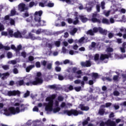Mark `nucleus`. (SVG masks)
Listing matches in <instances>:
<instances>
[{"mask_svg": "<svg viewBox=\"0 0 126 126\" xmlns=\"http://www.w3.org/2000/svg\"><path fill=\"white\" fill-rule=\"evenodd\" d=\"M56 97H57L56 94H52L46 98V101L48 103H44V105L45 106V111L47 112V114H49V112H52V111L54 114L61 111V108L59 107V101L56 100L54 103V99L56 98Z\"/></svg>", "mask_w": 126, "mask_h": 126, "instance_id": "nucleus-1", "label": "nucleus"}, {"mask_svg": "<svg viewBox=\"0 0 126 126\" xmlns=\"http://www.w3.org/2000/svg\"><path fill=\"white\" fill-rule=\"evenodd\" d=\"M26 107L23 104H22L19 107H11L8 109L4 110V114L6 116H11V115H16L21 112L25 111Z\"/></svg>", "mask_w": 126, "mask_h": 126, "instance_id": "nucleus-2", "label": "nucleus"}, {"mask_svg": "<svg viewBox=\"0 0 126 126\" xmlns=\"http://www.w3.org/2000/svg\"><path fill=\"white\" fill-rule=\"evenodd\" d=\"M42 73L40 72H38L36 73V76L34 78V81H30V82L26 83V85L27 86H32V85H39L43 83V79L42 78Z\"/></svg>", "mask_w": 126, "mask_h": 126, "instance_id": "nucleus-3", "label": "nucleus"}, {"mask_svg": "<svg viewBox=\"0 0 126 126\" xmlns=\"http://www.w3.org/2000/svg\"><path fill=\"white\" fill-rule=\"evenodd\" d=\"M43 14V11H36L34 14V20L35 22L38 23L37 26H45L46 21L41 20V16Z\"/></svg>", "mask_w": 126, "mask_h": 126, "instance_id": "nucleus-4", "label": "nucleus"}, {"mask_svg": "<svg viewBox=\"0 0 126 126\" xmlns=\"http://www.w3.org/2000/svg\"><path fill=\"white\" fill-rule=\"evenodd\" d=\"M64 115H67V116H78V115H83V112L80 110L77 111L76 110L72 109L71 110H64L63 111Z\"/></svg>", "mask_w": 126, "mask_h": 126, "instance_id": "nucleus-5", "label": "nucleus"}, {"mask_svg": "<svg viewBox=\"0 0 126 126\" xmlns=\"http://www.w3.org/2000/svg\"><path fill=\"white\" fill-rule=\"evenodd\" d=\"M4 23L7 25H15V21L13 19L10 18L9 15H6L4 17Z\"/></svg>", "mask_w": 126, "mask_h": 126, "instance_id": "nucleus-6", "label": "nucleus"}, {"mask_svg": "<svg viewBox=\"0 0 126 126\" xmlns=\"http://www.w3.org/2000/svg\"><path fill=\"white\" fill-rule=\"evenodd\" d=\"M100 126H116V122L111 121V120H108L106 122H104L103 121L99 122Z\"/></svg>", "mask_w": 126, "mask_h": 126, "instance_id": "nucleus-7", "label": "nucleus"}, {"mask_svg": "<svg viewBox=\"0 0 126 126\" xmlns=\"http://www.w3.org/2000/svg\"><path fill=\"white\" fill-rule=\"evenodd\" d=\"M99 17H100V15L97 13V12H94V13H93V17L92 18V22H93L94 23H101V19H97L99 18Z\"/></svg>", "mask_w": 126, "mask_h": 126, "instance_id": "nucleus-8", "label": "nucleus"}, {"mask_svg": "<svg viewBox=\"0 0 126 126\" xmlns=\"http://www.w3.org/2000/svg\"><path fill=\"white\" fill-rule=\"evenodd\" d=\"M18 9L20 12H23L24 10H28L29 8L26 6V4L23 2L20 3L18 5Z\"/></svg>", "mask_w": 126, "mask_h": 126, "instance_id": "nucleus-9", "label": "nucleus"}, {"mask_svg": "<svg viewBox=\"0 0 126 126\" xmlns=\"http://www.w3.org/2000/svg\"><path fill=\"white\" fill-rule=\"evenodd\" d=\"M100 28H94L92 30H90L88 32H87V34L88 35H90L91 36H93L94 33H97L98 31H99Z\"/></svg>", "mask_w": 126, "mask_h": 126, "instance_id": "nucleus-10", "label": "nucleus"}, {"mask_svg": "<svg viewBox=\"0 0 126 126\" xmlns=\"http://www.w3.org/2000/svg\"><path fill=\"white\" fill-rule=\"evenodd\" d=\"M7 95L9 97L11 96H16V95H18V96H19L20 95V92L18 91H10L7 92Z\"/></svg>", "mask_w": 126, "mask_h": 126, "instance_id": "nucleus-11", "label": "nucleus"}, {"mask_svg": "<svg viewBox=\"0 0 126 126\" xmlns=\"http://www.w3.org/2000/svg\"><path fill=\"white\" fill-rule=\"evenodd\" d=\"M26 39H31L32 40H41V38L39 36L35 37L34 34L30 33L28 36H25Z\"/></svg>", "mask_w": 126, "mask_h": 126, "instance_id": "nucleus-12", "label": "nucleus"}, {"mask_svg": "<svg viewBox=\"0 0 126 126\" xmlns=\"http://www.w3.org/2000/svg\"><path fill=\"white\" fill-rule=\"evenodd\" d=\"M20 50H17V53H16L17 57H23L24 59H25L27 55L26 52H25V51H23L20 53Z\"/></svg>", "mask_w": 126, "mask_h": 126, "instance_id": "nucleus-13", "label": "nucleus"}, {"mask_svg": "<svg viewBox=\"0 0 126 126\" xmlns=\"http://www.w3.org/2000/svg\"><path fill=\"white\" fill-rule=\"evenodd\" d=\"M81 65L86 67H89L91 66V62L90 61H86L85 62H81Z\"/></svg>", "mask_w": 126, "mask_h": 126, "instance_id": "nucleus-14", "label": "nucleus"}, {"mask_svg": "<svg viewBox=\"0 0 126 126\" xmlns=\"http://www.w3.org/2000/svg\"><path fill=\"white\" fill-rule=\"evenodd\" d=\"M11 49L12 50H14L16 52V54L17 53V51H19V50H22V46L21 45H19L17 46V47H15V46L14 45H12L11 46Z\"/></svg>", "mask_w": 126, "mask_h": 126, "instance_id": "nucleus-15", "label": "nucleus"}, {"mask_svg": "<svg viewBox=\"0 0 126 126\" xmlns=\"http://www.w3.org/2000/svg\"><path fill=\"white\" fill-rule=\"evenodd\" d=\"M8 76H9V73L8 72L4 73L3 74L0 73V77L1 78V79H2V80L6 79Z\"/></svg>", "mask_w": 126, "mask_h": 126, "instance_id": "nucleus-16", "label": "nucleus"}, {"mask_svg": "<svg viewBox=\"0 0 126 126\" xmlns=\"http://www.w3.org/2000/svg\"><path fill=\"white\" fill-rule=\"evenodd\" d=\"M48 30H43L42 29H39L36 31V34L39 35L41 33H45V34H48Z\"/></svg>", "mask_w": 126, "mask_h": 126, "instance_id": "nucleus-17", "label": "nucleus"}, {"mask_svg": "<svg viewBox=\"0 0 126 126\" xmlns=\"http://www.w3.org/2000/svg\"><path fill=\"white\" fill-rule=\"evenodd\" d=\"M110 57H111V54H101L100 57V61H104V60H106V59L108 60Z\"/></svg>", "mask_w": 126, "mask_h": 126, "instance_id": "nucleus-18", "label": "nucleus"}, {"mask_svg": "<svg viewBox=\"0 0 126 126\" xmlns=\"http://www.w3.org/2000/svg\"><path fill=\"white\" fill-rule=\"evenodd\" d=\"M78 108L80 109L81 111H89L90 109L88 106H85L83 104H80Z\"/></svg>", "mask_w": 126, "mask_h": 126, "instance_id": "nucleus-19", "label": "nucleus"}, {"mask_svg": "<svg viewBox=\"0 0 126 126\" xmlns=\"http://www.w3.org/2000/svg\"><path fill=\"white\" fill-rule=\"evenodd\" d=\"M78 31V29H77V28H72L69 31V33L72 36H74V35H75V33H76V32H77Z\"/></svg>", "mask_w": 126, "mask_h": 126, "instance_id": "nucleus-20", "label": "nucleus"}, {"mask_svg": "<svg viewBox=\"0 0 126 126\" xmlns=\"http://www.w3.org/2000/svg\"><path fill=\"white\" fill-rule=\"evenodd\" d=\"M79 17L83 23H85V22L88 21V19L82 15H79Z\"/></svg>", "mask_w": 126, "mask_h": 126, "instance_id": "nucleus-21", "label": "nucleus"}, {"mask_svg": "<svg viewBox=\"0 0 126 126\" xmlns=\"http://www.w3.org/2000/svg\"><path fill=\"white\" fill-rule=\"evenodd\" d=\"M80 83L82 87H84V84H85V83H84V81H81L79 79L76 80L74 81L75 84H79Z\"/></svg>", "mask_w": 126, "mask_h": 126, "instance_id": "nucleus-22", "label": "nucleus"}, {"mask_svg": "<svg viewBox=\"0 0 126 126\" xmlns=\"http://www.w3.org/2000/svg\"><path fill=\"white\" fill-rule=\"evenodd\" d=\"M113 10L114 12L120 11L121 12H122V13H126V10L124 8L121 9V8H120L115 7L113 8Z\"/></svg>", "mask_w": 126, "mask_h": 126, "instance_id": "nucleus-23", "label": "nucleus"}, {"mask_svg": "<svg viewBox=\"0 0 126 126\" xmlns=\"http://www.w3.org/2000/svg\"><path fill=\"white\" fill-rule=\"evenodd\" d=\"M122 46V47H120L121 53H126V42L123 43Z\"/></svg>", "mask_w": 126, "mask_h": 126, "instance_id": "nucleus-24", "label": "nucleus"}, {"mask_svg": "<svg viewBox=\"0 0 126 126\" xmlns=\"http://www.w3.org/2000/svg\"><path fill=\"white\" fill-rule=\"evenodd\" d=\"M71 90H73V86H72V85H68L66 86L64 88V91H65V92H68V91H70Z\"/></svg>", "mask_w": 126, "mask_h": 126, "instance_id": "nucleus-25", "label": "nucleus"}, {"mask_svg": "<svg viewBox=\"0 0 126 126\" xmlns=\"http://www.w3.org/2000/svg\"><path fill=\"white\" fill-rule=\"evenodd\" d=\"M62 1H65L68 4H74L75 2V0H60Z\"/></svg>", "mask_w": 126, "mask_h": 126, "instance_id": "nucleus-26", "label": "nucleus"}, {"mask_svg": "<svg viewBox=\"0 0 126 126\" xmlns=\"http://www.w3.org/2000/svg\"><path fill=\"white\" fill-rule=\"evenodd\" d=\"M14 37L15 38H24L23 36L21 35V33L19 32H17L14 33Z\"/></svg>", "mask_w": 126, "mask_h": 126, "instance_id": "nucleus-27", "label": "nucleus"}, {"mask_svg": "<svg viewBox=\"0 0 126 126\" xmlns=\"http://www.w3.org/2000/svg\"><path fill=\"white\" fill-rule=\"evenodd\" d=\"M99 33H100V34H102V35H107L108 31H107L106 30H103L101 28L99 27Z\"/></svg>", "mask_w": 126, "mask_h": 126, "instance_id": "nucleus-28", "label": "nucleus"}, {"mask_svg": "<svg viewBox=\"0 0 126 126\" xmlns=\"http://www.w3.org/2000/svg\"><path fill=\"white\" fill-rule=\"evenodd\" d=\"M7 31L8 37H13V36H14V34H13V31L12 30L8 29Z\"/></svg>", "mask_w": 126, "mask_h": 126, "instance_id": "nucleus-29", "label": "nucleus"}, {"mask_svg": "<svg viewBox=\"0 0 126 126\" xmlns=\"http://www.w3.org/2000/svg\"><path fill=\"white\" fill-rule=\"evenodd\" d=\"M96 3H97L96 0H90L89 1V5L91 6H94Z\"/></svg>", "mask_w": 126, "mask_h": 126, "instance_id": "nucleus-30", "label": "nucleus"}, {"mask_svg": "<svg viewBox=\"0 0 126 126\" xmlns=\"http://www.w3.org/2000/svg\"><path fill=\"white\" fill-rule=\"evenodd\" d=\"M16 84L17 86H21L22 85H25V84L24 83V81H23V80L18 81L16 82Z\"/></svg>", "mask_w": 126, "mask_h": 126, "instance_id": "nucleus-31", "label": "nucleus"}, {"mask_svg": "<svg viewBox=\"0 0 126 126\" xmlns=\"http://www.w3.org/2000/svg\"><path fill=\"white\" fill-rule=\"evenodd\" d=\"M47 0H44L43 1V2H39V6H41V7H44V6H46L47 5Z\"/></svg>", "mask_w": 126, "mask_h": 126, "instance_id": "nucleus-32", "label": "nucleus"}, {"mask_svg": "<svg viewBox=\"0 0 126 126\" xmlns=\"http://www.w3.org/2000/svg\"><path fill=\"white\" fill-rule=\"evenodd\" d=\"M105 110L103 108H100L98 110V115H100V116H103L104 114H105Z\"/></svg>", "mask_w": 126, "mask_h": 126, "instance_id": "nucleus-33", "label": "nucleus"}, {"mask_svg": "<svg viewBox=\"0 0 126 126\" xmlns=\"http://www.w3.org/2000/svg\"><path fill=\"white\" fill-rule=\"evenodd\" d=\"M92 77L93 79H97V78H99V75L97 73H92Z\"/></svg>", "mask_w": 126, "mask_h": 126, "instance_id": "nucleus-34", "label": "nucleus"}, {"mask_svg": "<svg viewBox=\"0 0 126 126\" xmlns=\"http://www.w3.org/2000/svg\"><path fill=\"white\" fill-rule=\"evenodd\" d=\"M34 67H35L34 65H31L26 68V70L27 72H29L30 71V70H31V69H32V68H34Z\"/></svg>", "mask_w": 126, "mask_h": 126, "instance_id": "nucleus-35", "label": "nucleus"}, {"mask_svg": "<svg viewBox=\"0 0 126 126\" xmlns=\"http://www.w3.org/2000/svg\"><path fill=\"white\" fill-rule=\"evenodd\" d=\"M102 23L104 24H107V25H110V21L108 19L106 18H103L102 20Z\"/></svg>", "mask_w": 126, "mask_h": 126, "instance_id": "nucleus-36", "label": "nucleus"}, {"mask_svg": "<svg viewBox=\"0 0 126 126\" xmlns=\"http://www.w3.org/2000/svg\"><path fill=\"white\" fill-rule=\"evenodd\" d=\"M89 122H90V117H88L86 120H85L84 122H82L83 126H86V125L88 124Z\"/></svg>", "mask_w": 126, "mask_h": 126, "instance_id": "nucleus-37", "label": "nucleus"}, {"mask_svg": "<svg viewBox=\"0 0 126 126\" xmlns=\"http://www.w3.org/2000/svg\"><path fill=\"white\" fill-rule=\"evenodd\" d=\"M102 80L103 81H112V79L110 77H103L102 78Z\"/></svg>", "mask_w": 126, "mask_h": 126, "instance_id": "nucleus-38", "label": "nucleus"}, {"mask_svg": "<svg viewBox=\"0 0 126 126\" xmlns=\"http://www.w3.org/2000/svg\"><path fill=\"white\" fill-rule=\"evenodd\" d=\"M75 19V20L73 21V24H74V25H76V24L79 23V20H78V18L77 17H76Z\"/></svg>", "mask_w": 126, "mask_h": 126, "instance_id": "nucleus-39", "label": "nucleus"}, {"mask_svg": "<svg viewBox=\"0 0 126 126\" xmlns=\"http://www.w3.org/2000/svg\"><path fill=\"white\" fill-rule=\"evenodd\" d=\"M23 17L25 18V17H28L29 16V12L28 11H26L23 14H22Z\"/></svg>", "mask_w": 126, "mask_h": 126, "instance_id": "nucleus-40", "label": "nucleus"}, {"mask_svg": "<svg viewBox=\"0 0 126 126\" xmlns=\"http://www.w3.org/2000/svg\"><path fill=\"white\" fill-rule=\"evenodd\" d=\"M64 99V97H63V96L62 95H59L58 97V100L59 101V102H63Z\"/></svg>", "mask_w": 126, "mask_h": 126, "instance_id": "nucleus-41", "label": "nucleus"}, {"mask_svg": "<svg viewBox=\"0 0 126 126\" xmlns=\"http://www.w3.org/2000/svg\"><path fill=\"white\" fill-rule=\"evenodd\" d=\"M8 63H10V64H16V63H17V62L16 60H11L9 61Z\"/></svg>", "mask_w": 126, "mask_h": 126, "instance_id": "nucleus-42", "label": "nucleus"}, {"mask_svg": "<svg viewBox=\"0 0 126 126\" xmlns=\"http://www.w3.org/2000/svg\"><path fill=\"white\" fill-rule=\"evenodd\" d=\"M75 53H76V54H78V52L77 51H74L72 50H71L69 51V55H71V56H73V55H75Z\"/></svg>", "mask_w": 126, "mask_h": 126, "instance_id": "nucleus-43", "label": "nucleus"}, {"mask_svg": "<svg viewBox=\"0 0 126 126\" xmlns=\"http://www.w3.org/2000/svg\"><path fill=\"white\" fill-rule=\"evenodd\" d=\"M120 78H119V74L118 75H114L113 76V80H114V81H119Z\"/></svg>", "mask_w": 126, "mask_h": 126, "instance_id": "nucleus-44", "label": "nucleus"}, {"mask_svg": "<svg viewBox=\"0 0 126 126\" xmlns=\"http://www.w3.org/2000/svg\"><path fill=\"white\" fill-rule=\"evenodd\" d=\"M54 44L56 47H60L61 46V41H57L54 42Z\"/></svg>", "mask_w": 126, "mask_h": 126, "instance_id": "nucleus-45", "label": "nucleus"}, {"mask_svg": "<svg viewBox=\"0 0 126 126\" xmlns=\"http://www.w3.org/2000/svg\"><path fill=\"white\" fill-rule=\"evenodd\" d=\"M84 40H85V37H82L81 38H80L78 40L79 43H84Z\"/></svg>", "mask_w": 126, "mask_h": 126, "instance_id": "nucleus-46", "label": "nucleus"}, {"mask_svg": "<svg viewBox=\"0 0 126 126\" xmlns=\"http://www.w3.org/2000/svg\"><path fill=\"white\" fill-rule=\"evenodd\" d=\"M55 70L57 72H60L62 70V68L60 66H56L55 67Z\"/></svg>", "mask_w": 126, "mask_h": 126, "instance_id": "nucleus-47", "label": "nucleus"}, {"mask_svg": "<svg viewBox=\"0 0 126 126\" xmlns=\"http://www.w3.org/2000/svg\"><path fill=\"white\" fill-rule=\"evenodd\" d=\"M2 67L4 69V70H7V69H9V66L8 65H2Z\"/></svg>", "mask_w": 126, "mask_h": 126, "instance_id": "nucleus-48", "label": "nucleus"}, {"mask_svg": "<svg viewBox=\"0 0 126 126\" xmlns=\"http://www.w3.org/2000/svg\"><path fill=\"white\" fill-rule=\"evenodd\" d=\"M4 30V26L2 25L1 23H0V32L1 31H3Z\"/></svg>", "mask_w": 126, "mask_h": 126, "instance_id": "nucleus-49", "label": "nucleus"}, {"mask_svg": "<svg viewBox=\"0 0 126 126\" xmlns=\"http://www.w3.org/2000/svg\"><path fill=\"white\" fill-rule=\"evenodd\" d=\"M57 75L58 76V79H59V80H63V76L62 74H58Z\"/></svg>", "mask_w": 126, "mask_h": 126, "instance_id": "nucleus-50", "label": "nucleus"}, {"mask_svg": "<svg viewBox=\"0 0 126 126\" xmlns=\"http://www.w3.org/2000/svg\"><path fill=\"white\" fill-rule=\"evenodd\" d=\"M46 6H48V7H53V6H54V3L49 2L47 4L46 3Z\"/></svg>", "mask_w": 126, "mask_h": 126, "instance_id": "nucleus-51", "label": "nucleus"}, {"mask_svg": "<svg viewBox=\"0 0 126 126\" xmlns=\"http://www.w3.org/2000/svg\"><path fill=\"white\" fill-rule=\"evenodd\" d=\"M29 95H30V92L27 91L26 93L24 94V98H27Z\"/></svg>", "mask_w": 126, "mask_h": 126, "instance_id": "nucleus-52", "label": "nucleus"}, {"mask_svg": "<svg viewBox=\"0 0 126 126\" xmlns=\"http://www.w3.org/2000/svg\"><path fill=\"white\" fill-rule=\"evenodd\" d=\"M74 90L77 92H79L81 90V87H76L74 88Z\"/></svg>", "mask_w": 126, "mask_h": 126, "instance_id": "nucleus-53", "label": "nucleus"}, {"mask_svg": "<svg viewBox=\"0 0 126 126\" xmlns=\"http://www.w3.org/2000/svg\"><path fill=\"white\" fill-rule=\"evenodd\" d=\"M106 51L108 53H112V52H113V51H114V50L113 49V48H112L111 47H109V48H107Z\"/></svg>", "mask_w": 126, "mask_h": 126, "instance_id": "nucleus-54", "label": "nucleus"}, {"mask_svg": "<svg viewBox=\"0 0 126 126\" xmlns=\"http://www.w3.org/2000/svg\"><path fill=\"white\" fill-rule=\"evenodd\" d=\"M61 108H64L65 109H66V104L65 102H62L61 104Z\"/></svg>", "mask_w": 126, "mask_h": 126, "instance_id": "nucleus-55", "label": "nucleus"}, {"mask_svg": "<svg viewBox=\"0 0 126 126\" xmlns=\"http://www.w3.org/2000/svg\"><path fill=\"white\" fill-rule=\"evenodd\" d=\"M105 1H103L101 2V7L102 9H105Z\"/></svg>", "mask_w": 126, "mask_h": 126, "instance_id": "nucleus-56", "label": "nucleus"}, {"mask_svg": "<svg viewBox=\"0 0 126 126\" xmlns=\"http://www.w3.org/2000/svg\"><path fill=\"white\" fill-rule=\"evenodd\" d=\"M7 56L8 59H11L12 58V53L11 52H8Z\"/></svg>", "mask_w": 126, "mask_h": 126, "instance_id": "nucleus-57", "label": "nucleus"}, {"mask_svg": "<svg viewBox=\"0 0 126 126\" xmlns=\"http://www.w3.org/2000/svg\"><path fill=\"white\" fill-rule=\"evenodd\" d=\"M52 63H48L47 68H48V69H52Z\"/></svg>", "mask_w": 126, "mask_h": 126, "instance_id": "nucleus-58", "label": "nucleus"}, {"mask_svg": "<svg viewBox=\"0 0 126 126\" xmlns=\"http://www.w3.org/2000/svg\"><path fill=\"white\" fill-rule=\"evenodd\" d=\"M99 54H96L94 55V61L96 62V61H98V60H99Z\"/></svg>", "mask_w": 126, "mask_h": 126, "instance_id": "nucleus-59", "label": "nucleus"}, {"mask_svg": "<svg viewBox=\"0 0 126 126\" xmlns=\"http://www.w3.org/2000/svg\"><path fill=\"white\" fill-rule=\"evenodd\" d=\"M35 5V2L34 1H32L30 2L29 7H33Z\"/></svg>", "mask_w": 126, "mask_h": 126, "instance_id": "nucleus-60", "label": "nucleus"}, {"mask_svg": "<svg viewBox=\"0 0 126 126\" xmlns=\"http://www.w3.org/2000/svg\"><path fill=\"white\" fill-rule=\"evenodd\" d=\"M16 13V11L15 9H13L11 11V14L12 16L15 15Z\"/></svg>", "mask_w": 126, "mask_h": 126, "instance_id": "nucleus-61", "label": "nucleus"}, {"mask_svg": "<svg viewBox=\"0 0 126 126\" xmlns=\"http://www.w3.org/2000/svg\"><path fill=\"white\" fill-rule=\"evenodd\" d=\"M114 96H119L120 95V93L118 91H115L113 92Z\"/></svg>", "mask_w": 126, "mask_h": 126, "instance_id": "nucleus-62", "label": "nucleus"}, {"mask_svg": "<svg viewBox=\"0 0 126 126\" xmlns=\"http://www.w3.org/2000/svg\"><path fill=\"white\" fill-rule=\"evenodd\" d=\"M47 61H41V63L42 65H43V66H46V65H47Z\"/></svg>", "mask_w": 126, "mask_h": 126, "instance_id": "nucleus-63", "label": "nucleus"}, {"mask_svg": "<svg viewBox=\"0 0 126 126\" xmlns=\"http://www.w3.org/2000/svg\"><path fill=\"white\" fill-rule=\"evenodd\" d=\"M31 78H32V76H31V75H28L26 77L25 79H27V80H30Z\"/></svg>", "mask_w": 126, "mask_h": 126, "instance_id": "nucleus-64", "label": "nucleus"}]
</instances>
